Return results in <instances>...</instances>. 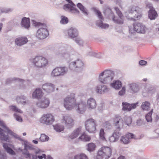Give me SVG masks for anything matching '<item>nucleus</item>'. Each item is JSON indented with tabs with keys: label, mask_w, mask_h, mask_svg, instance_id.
<instances>
[{
	"label": "nucleus",
	"mask_w": 159,
	"mask_h": 159,
	"mask_svg": "<svg viewBox=\"0 0 159 159\" xmlns=\"http://www.w3.org/2000/svg\"><path fill=\"white\" fill-rule=\"evenodd\" d=\"M80 135L77 139V141H82L83 142H87L91 139L90 137L85 133H82Z\"/></svg>",
	"instance_id": "35"
},
{
	"label": "nucleus",
	"mask_w": 159,
	"mask_h": 159,
	"mask_svg": "<svg viewBox=\"0 0 159 159\" xmlns=\"http://www.w3.org/2000/svg\"><path fill=\"white\" fill-rule=\"evenodd\" d=\"M33 148L32 145L27 144L25 143L24 144V149L27 150L28 149H31Z\"/></svg>",
	"instance_id": "54"
},
{
	"label": "nucleus",
	"mask_w": 159,
	"mask_h": 159,
	"mask_svg": "<svg viewBox=\"0 0 159 159\" xmlns=\"http://www.w3.org/2000/svg\"><path fill=\"white\" fill-rule=\"evenodd\" d=\"M32 24L34 26L36 27H38L39 28L41 27H42L43 25H45L44 24L41 23H40L36 22V21L32 20Z\"/></svg>",
	"instance_id": "52"
},
{
	"label": "nucleus",
	"mask_w": 159,
	"mask_h": 159,
	"mask_svg": "<svg viewBox=\"0 0 159 159\" xmlns=\"http://www.w3.org/2000/svg\"><path fill=\"white\" fill-rule=\"evenodd\" d=\"M76 111L79 114H83L85 112L86 109V103L84 101L76 102L74 107Z\"/></svg>",
	"instance_id": "17"
},
{
	"label": "nucleus",
	"mask_w": 159,
	"mask_h": 159,
	"mask_svg": "<svg viewBox=\"0 0 159 159\" xmlns=\"http://www.w3.org/2000/svg\"><path fill=\"white\" fill-rule=\"evenodd\" d=\"M147 63L146 61L143 60H141L139 61V64L141 66L145 65Z\"/></svg>",
	"instance_id": "58"
},
{
	"label": "nucleus",
	"mask_w": 159,
	"mask_h": 159,
	"mask_svg": "<svg viewBox=\"0 0 159 159\" xmlns=\"http://www.w3.org/2000/svg\"><path fill=\"white\" fill-rule=\"evenodd\" d=\"M69 3L65 4L63 7V9L66 11L72 13L78 14L79 12L78 10L75 7V5L70 0H66Z\"/></svg>",
	"instance_id": "16"
},
{
	"label": "nucleus",
	"mask_w": 159,
	"mask_h": 159,
	"mask_svg": "<svg viewBox=\"0 0 159 159\" xmlns=\"http://www.w3.org/2000/svg\"><path fill=\"white\" fill-rule=\"evenodd\" d=\"M50 103V101L48 98H43L36 102L35 103V105L37 107L39 108L45 109L49 106Z\"/></svg>",
	"instance_id": "19"
},
{
	"label": "nucleus",
	"mask_w": 159,
	"mask_h": 159,
	"mask_svg": "<svg viewBox=\"0 0 159 159\" xmlns=\"http://www.w3.org/2000/svg\"><path fill=\"white\" fill-rule=\"evenodd\" d=\"M0 10L2 13H7L12 12L13 9L11 8H2L0 9Z\"/></svg>",
	"instance_id": "46"
},
{
	"label": "nucleus",
	"mask_w": 159,
	"mask_h": 159,
	"mask_svg": "<svg viewBox=\"0 0 159 159\" xmlns=\"http://www.w3.org/2000/svg\"><path fill=\"white\" fill-rule=\"evenodd\" d=\"M44 93L40 88H37L32 93V98L33 99H39L43 97Z\"/></svg>",
	"instance_id": "29"
},
{
	"label": "nucleus",
	"mask_w": 159,
	"mask_h": 159,
	"mask_svg": "<svg viewBox=\"0 0 159 159\" xmlns=\"http://www.w3.org/2000/svg\"><path fill=\"white\" fill-rule=\"evenodd\" d=\"M22 27L26 29H28L30 27V21L29 18L24 17L22 19L21 23Z\"/></svg>",
	"instance_id": "37"
},
{
	"label": "nucleus",
	"mask_w": 159,
	"mask_h": 159,
	"mask_svg": "<svg viewBox=\"0 0 159 159\" xmlns=\"http://www.w3.org/2000/svg\"><path fill=\"white\" fill-rule=\"evenodd\" d=\"M49 138L47 135L44 134H41L39 139L42 142L47 141L49 140Z\"/></svg>",
	"instance_id": "48"
},
{
	"label": "nucleus",
	"mask_w": 159,
	"mask_h": 159,
	"mask_svg": "<svg viewBox=\"0 0 159 159\" xmlns=\"http://www.w3.org/2000/svg\"><path fill=\"white\" fill-rule=\"evenodd\" d=\"M75 42L79 45L83 46L84 44V42L82 39L80 38H77L75 40Z\"/></svg>",
	"instance_id": "53"
},
{
	"label": "nucleus",
	"mask_w": 159,
	"mask_h": 159,
	"mask_svg": "<svg viewBox=\"0 0 159 159\" xmlns=\"http://www.w3.org/2000/svg\"><path fill=\"white\" fill-rule=\"evenodd\" d=\"M76 102L75 94L73 93H71L67 95L64 98V107L67 110H71L74 108V105Z\"/></svg>",
	"instance_id": "6"
},
{
	"label": "nucleus",
	"mask_w": 159,
	"mask_h": 159,
	"mask_svg": "<svg viewBox=\"0 0 159 159\" xmlns=\"http://www.w3.org/2000/svg\"><path fill=\"white\" fill-rule=\"evenodd\" d=\"M115 72L110 70H106L99 74L98 81L102 84H107L110 83V87L116 90H119L122 87V82L118 80L111 81L114 79Z\"/></svg>",
	"instance_id": "1"
},
{
	"label": "nucleus",
	"mask_w": 159,
	"mask_h": 159,
	"mask_svg": "<svg viewBox=\"0 0 159 159\" xmlns=\"http://www.w3.org/2000/svg\"><path fill=\"white\" fill-rule=\"evenodd\" d=\"M125 94V93H124L121 90L118 93V94L119 95L122 96L124 95Z\"/></svg>",
	"instance_id": "62"
},
{
	"label": "nucleus",
	"mask_w": 159,
	"mask_h": 159,
	"mask_svg": "<svg viewBox=\"0 0 159 159\" xmlns=\"http://www.w3.org/2000/svg\"><path fill=\"white\" fill-rule=\"evenodd\" d=\"M86 147L87 150L90 152L94 151L96 148L95 144L92 143L87 144Z\"/></svg>",
	"instance_id": "40"
},
{
	"label": "nucleus",
	"mask_w": 159,
	"mask_h": 159,
	"mask_svg": "<svg viewBox=\"0 0 159 159\" xmlns=\"http://www.w3.org/2000/svg\"><path fill=\"white\" fill-rule=\"evenodd\" d=\"M146 7L147 8H148L150 9V10L152 9H154L152 7V4L151 3H148V2L146 3Z\"/></svg>",
	"instance_id": "57"
},
{
	"label": "nucleus",
	"mask_w": 159,
	"mask_h": 159,
	"mask_svg": "<svg viewBox=\"0 0 159 159\" xmlns=\"http://www.w3.org/2000/svg\"><path fill=\"white\" fill-rule=\"evenodd\" d=\"M28 42V38L25 36H18L14 40L15 44L19 47H21L26 44Z\"/></svg>",
	"instance_id": "22"
},
{
	"label": "nucleus",
	"mask_w": 159,
	"mask_h": 159,
	"mask_svg": "<svg viewBox=\"0 0 159 159\" xmlns=\"http://www.w3.org/2000/svg\"><path fill=\"white\" fill-rule=\"evenodd\" d=\"M69 22L68 18L64 16H61L60 23L62 25H66Z\"/></svg>",
	"instance_id": "43"
},
{
	"label": "nucleus",
	"mask_w": 159,
	"mask_h": 159,
	"mask_svg": "<svg viewBox=\"0 0 159 159\" xmlns=\"http://www.w3.org/2000/svg\"><path fill=\"white\" fill-rule=\"evenodd\" d=\"M94 91L97 94H104L109 92V88L106 85L99 84L95 86Z\"/></svg>",
	"instance_id": "20"
},
{
	"label": "nucleus",
	"mask_w": 159,
	"mask_h": 159,
	"mask_svg": "<svg viewBox=\"0 0 159 159\" xmlns=\"http://www.w3.org/2000/svg\"><path fill=\"white\" fill-rule=\"evenodd\" d=\"M14 116L16 120L19 122H22V119L20 115L17 113H16L14 114Z\"/></svg>",
	"instance_id": "51"
},
{
	"label": "nucleus",
	"mask_w": 159,
	"mask_h": 159,
	"mask_svg": "<svg viewBox=\"0 0 159 159\" xmlns=\"http://www.w3.org/2000/svg\"><path fill=\"white\" fill-rule=\"evenodd\" d=\"M153 112V109H152L145 116V118L148 122H151L152 121V115Z\"/></svg>",
	"instance_id": "47"
},
{
	"label": "nucleus",
	"mask_w": 159,
	"mask_h": 159,
	"mask_svg": "<svg viewBox=\"0 0 159 159\" xmlns=\"http://www.w3.org/2000/svg\"><path fill=\"white\" fill-rule=\"evenodd\" d=\"M37 158L39 159H42L43 158H45L46 157V155L44 154H42L41 155H37Z\"/></svg>",
	"instance_id": "59"
},
{
	"label": "nucleus",
	"mask_w": 159,
	"mask_h": 159,
	"mask_svg": "<svg viewBox=\"0 0 159 159\" xmlns=\"http://www.w3.org/2000/svg\"><path fill=\"white\" fill-rule=\"evenodd\" d=\"M95 11L96 14L100 20V21H97V25L103 29H107L109 27V25L107 24L103 23L102 22V20H103V18L101 12L98 10H96Z\"/></svg>",
	"instance_id": "21"
},
{
	"label": "nucleus",
	"mask_w": 159,
	"mask_h": 159,
	"mask_svg": "<svg viewBox=\"0 0 159 159\" xmlns=\"http://www.w3.org/2000/svg\"><path fill=\"white\" fill-rule=\"evenodd\" d=\"M134 138V135L131 133L128 134L121 137L120 141L123 143L127 144L128 143L131 139Z\"/></svg>",
	"instance_id": "32"
},
{
	"label": "nucleus",
	"mask_w": 159,
	"mask_h": 159,
	"mask_svg": "<svg viewBox=\"0 0 159 159\" xmlns=\"http://www.w3.org/2000/svg\"><path fill=\"white\" fill-rule=\"evenodd\" d=\"M11 138L20 139L17 134L11 130L3 121L0 120V139L2 141L9 142Z\"/></svg>",
	"instance_id": "2"
},
{
	"label": "nucleus",
	"mask_w": 159,
	"mask_h": 159,
	"mask_svg": "<svg viewBox=\"0 0 159 159\" xmlns=\"http://www.w3.org/2000/svg\"><path fill=\"white\" fill-rule=\"evenodd\" d=\"M117 159H126V158L124 156H123L122 155H120V156L119 157H118Z\"/></svg>",
	"instance_id": "63"
},
{
	"label": "nucleus",
	"mask_w": 159,
	"mask_h": 159,
	"mask_svg": "<svg viewBox=\"0 0 159 159\" xmlns=\"http://www.w3.org/2000/svg\"><path fill=\"white\" fill-rule=\"evenodd\" d=\"M61 123L64 125L66 128L70 129L74 126L75 125V120L70 116L65 115L62 117Z\"/></svg>",
	"instance_id": "12"
},
{
	"label": "nucleus",
	"mask_w": 159,
	"mask_h": 159,
	"mask_svg": "<svg viewBox=\"0 0 159 159\" xmlns=\"http://www.w3.org/2000/svg\"><path fill=\"white\" fill-rule=\"evenodd\" d=\"M39 121L43 125L49 126L52 125L55 121V119L52 114L47 113L43 114L39 118Z\"/></svg>",
	"instance_id": "9"
},
{
	"label": "nucleus",
	"mask_w": 159,
	"mask_h": 159,
	"mask_svg": "<svg viewBox=\"0 0 159 159\" xmlns=\"http://www.w3.org/2000/svg\"><path fill=\"white\" fill-rule=\"evenodd\" d=\"M112 149L107 146L102 147L98 150L97 159H108L111 156Z\"/></svg>",
	"instance_id": "4"
},
{
	"label": "nucleus",
	"mask_w": 159,
	"mask_h": 159,
	"mask_svg": "<svg viewBox=\"0 0 159 159\" xmlns=\"http://www.w3.org/2000/svg\"><path fill=\"white\" fill-rule=\"evenodd\" d=\"M67 34L69 38H74L77 36L78 31L76 28L71 27L67 30Z\"/></svg>",
	"instance_id": "30"
},
{
	"label": "nucleus",
	"mask_w": 159,
	"mask_h": 159,
	"mask_svg": "<svg viewBox=\"0 0 159 159\" xmlns=\"http://www.w3.org/2000/svg\"><path fill=\"white\" fill-rule=\"evenodd\" d=\"M141 108L143 111H149L151 109L150 102L148 101H145L142 102L141 105Z\"/></svg>",
	"instance_id": "36"
},
{
	"label": "nucleus",
	"mask_w": 159,
	"mask_h": 159,
	"mask_svg": "<svg viewBox=\"0 0 159 159\" xmlns=\"http://www.w3.org/2000/svg\"><path fill=\"white\" fill-rule=\"evenodd\" d=\"M43 151L42 150H41L39 149H38L36 150L35 151V153L37 155H42V154H43Z\"/></svg>",
	"instance_id": "56"
},
{
	"label": "nucleus",
	"mask_w": 159,
	"mask_h": 159,
	"mask_svg": "<svg viewBox=\"0 0 159 159\" xmlns=\"http://www.w3.org/2000/svg\"><path fill=\"white\" fill-rule=\"evenodd\" d=\"M68 68L65 66L56 68L52 70L51 75L52 77L62 76L66 74Z\"/></svg>",
	"instance_id": "14"
},
{
	"label": "nucleus",
	"mask_w": 159,
	"mask_h": 159,
	"mask_svg": "<svg viewBox=\"0 0 159 159\" xmlns=\"http://www.w3.org/2000/svg\"><path fill=\"white\" fill-rule=\"evenodd\" d=\"M114 9L116 11V13L118 15V17L116 16L110 10L108 9V11L110 12L108 16L109 19L110 20H112L116 24L120 25L124 23V19L122 13L117 7H115Z\"/></svg>",
	"instance_id": "7"
},
{
	"label": "nucleus",
	"mask_w": 159,
	"mask_h": 159,
	"mask_svg": "<svg viewBox=\"0 0 159 159\" xmlns=\"http://www.w3.org/2000/svg\"><path fill=\"white\" fill-rule=\"evenodd\" d=\"M105 132L103 129H100L99 132V136L100 139L102 140H105L106 139L105 137Z\"/></svg>",
	"instance_id": "50"
},
{
	"label": "nucleus",
	"mask_w": 159,
	"mask_h": 159,
	"mask_svg": "<svg viewBox=\"0 0 159 159\" xmlns=\"http://www.w3.org/2000/svg\"><path fill=\"white\" fill-rule=\"evenodd\" d=\"M125 15L129 20H138L142 16V10L139 7L134 6L131 8L128 13H126Z\"/></svg>",
	"instance_id": "3"
},
{
	"label": "nucleus",
	"mask_w": 159,
	"mask_h": 159,
	"mask_svg": "<svg viewBox=\"0 0 159 159\" xmlns=\"http://www.w3.org/2000/svg\"><path fill=\"white\" fill-rule=\"evenodd\" d=\"M148 17L151 20L155 19L157 16V12L154 9H152L149 10L148 14Z\"/></svg>",
	"instance_id": "38"
},
{
	"label": "nucleus",
	"mask_w": 159,
	"mask_h": 159,
	"mask_svg": "<svg viewBox=\"0 0 159 159\" xmlns=\"http://www.w3.org/2000/svg\"><path fill=\"white\" fill-rule=\"evenodd\" d=\"M82 132L81 127H79L74 129L69 135L68 139L71 141H74L75 143L78 142L77 139L78 137L81 134Z\"/></svg>",
	"instance_id": "15"
},
{
	"label": "nucleus",
	"mask_w": 159,
	"mask_h": 159,
	"mask_svg": "<svg viewBox=\"0 0 159 159\" xmlns=\"http://www.w3.org/2000/svg\"><path fill=\"white\" fill-rule=\"evenodd\" d=\"M36 67L41 68L47 66L48 64V60L44 57L41 56H37L30 59Z\"/></svg>",
	"instance_id": "8"
},
{
	"label": "nucleus",
	"mask_w": 159,
	"mask_h": 159,
	"mask_svg": "<svg viewBox=\"0 0 159 159\" xmlns=\"http://www.w3.org/2000/svg\"><path fill=\"white\" fill-rule=\"evenodd\" d=\"M74 159H88L87 155L84 153L78 154L74 157Z\"/></svg>",
	"instance_id": "42"
},
{
	"label": "nucleus",
	"mask_w": 159,
	"mask_h": 159,
	"mask_svg": "<svg viewBox=\"0 0 159 159\" xmlns=\"http://www.w3.org/2000/svg\"><path fill=\"white\" fill-rule=\"evenodd\" d=\"M154 135H155V137L157 138L159 136V129H156L154 132Z\"/></svg>",
	"instance_id": "60"
},
{
	"label": "nucleus",
	"mask_w": 159,
	"mask_h": 159,
	"mask_svg": "<svg viewBox=\"0 0 159 159\" xmlns=\"http://www.w3.org/2000/svg\"><path fill=\"white\" fill-rule=\"evenodd\" d=\"M7 83H10L11 81H16L18 82H20L22 83H23L24 81V80L22 79H20L18 78H13L9 79H8L7 80Z\"/></svg>",
	"instance_id": "45"
},
{
	"label": "nucleus",
	"mask_w": 159,
	"mask_h": 159,
	"mask_svg": "<svg viewBox=\"0 0 159 159\" xmlns=\"http://www.w3.org/2000/svg\"><path fill=\"white\" fill-rule=\"evenodd\" d=\"M138 102L131 104L126 102H123L122 103V105L123 106L122 110L124 111H129L132 109L135 108L138 105Z\"/></svg>",
	"instance_id": "25"
},
{
	"label": "nucleus",
	"mask_w": 159,
	"mask_h": 159,
	"mask_svg": "<svg viewBox=\"0 0 159 159\" xmlns=\"http://www.w3.org/2000/svg\"><path fill=\"white\" fill-rule=\"evenodd\" d=\"M131 92L133 93H138L140 89L139 85L135 83H131L128 84Z\"/></svg>",
	"instance_id": "28"
},
{
	"label": "nucleus",
	"mask_w": 159,
	"mask_h": 159,
	"mask_svg": "<svg viewBox=\"0 0 159 159\" xmlns=\"http://www.w3.org/2000/svg\"><path fill=\"white\" fill-rule=\"evenodd\" d=\"M133 27L134 31L140 34H145L147 30L145 25L141 23H135L133 24Z\"/></svg>",
	"instance_id": "18"
},
{
	"label": "nucleus",
	"mask_w": 159,
	"mask_h": 159,
	"mask_svg": "<svg viewBox=\"0 0 159 159\" xmlns=\"http://www.w3.org/2000/svg\"><path fill=\"white\" fill-rule=\"evenodd\" d=\"M16 101L18 103L23 105L26 104L28 102L27 98L24 95L16 97Z\"/></svg>",
	"instance_id": "34"
},
{
	"label": "nucleus",
	"mask_w": 159,
	"mask_h": 159,
	"mask_svg": "<svg viewBox=\"0 0 159 159\" xmlns=\"http://www.w3.org/2000/svg\"><path fill=\"white\" fill-rule=\"evenodd\" d=\"M121 135L119 131L115 130L109 138V140L111 142H115L118 140Z\"/></svg>",
	"instance_id": "31"
},
{
	"label": "nucleus",
	"mask_w": 159,
	"mask_h": 159,
	"mask_svg": "<svg viewBox=\"0 0 159 159\" xmlns=\"http://www.w3.org/2000/svg\"><path fill=\"white\" fill-rule=\"evenodd\" d=\"M122 88L121 89V90L124 93H125L126 92V87L125 85L123 86L122 87Z\"/></svg>",
	"instance_id": "61"
},
{
	"label": "nucleus",
	"mask_w": 159,
	"mask_h": 159,
	"mask_svg": "<svg viewBox=\"0 0 159 159\" xmlns=\"http://www.w3.org/2000/svg\"><path fill=\"white\" fill-rule=\"evenodd\" d=\"M43 89L46 93H50L53 92L55 88V85L51 83H47L43 84Z\"/></svg>",
	"instance_id": "24"
},
{
	"label": "nucleus",
	"mask_w": 159,
	"mask_h": 159,
	"mask_svg": "<svg viewBox=\"0 0 159 159\" xmlns=\"http://www.w3.org/2000/svg\"><path fill=\"white\" fill-rule=\"evenodd\" d=\"M84 124L86 130L89 133H94L96 132L97 124L95 120L93 118L88 119L85 121Z\"/></svg>",
	"instance_id": "10"
},
{
	"label": "nucleus",
	"mask_w": 159,
	"mask_h": 159,
	"mask_svg": "<svg viewBox=\"0 0 159 159\" xmlns=\"http://www.w3.org/2000/svg\"><path fill=\"white\" fill-rule=\"evenodd\" d=\"M58 55L68 59L75 53V51L71 47L66 44L62 45L59 49Z\"/></svg>",
	"instance_id": "5"
},
{
	"label": "nucleus",
	"mask_w": 159,
	"mask_h": 159,
	"mask_svg": "<svg viewBox=\"0 0 159 159\" xmlns=\"http://www.w3.org/2000/svg\"><path fill=\"white\" fill-rule=\"evenodd\" d=\"M155 91V89L152 87H146L143 91L142 94L143 96L146 97L151 95Z\"/></svg>",
	"instance_id": "33"
},
{
	"label": "nucleus",
	"mask_w": 159,
	"mask_h": 159,
	"mask_svg": "<svg viewBox=\"0 0 159 159\" xmlns=\"http://www.w3.org/2000/svg\"><path fill=\"white\" fill-rule=\"evenodd\" d=\"M9 108L11 111L20 113H22V111L15 106H10L9 107Z\"/></svg>",
	"instance_id": "41"
},
{
	"label": "nucleus",
	"mask_w": 159,
	"mask_h": 159,
	"mask_svg": "<svg viewBox=\"0 0 159 159\" xmlns=\"http://www.w3.org/2000/svg\"><path fill=\"white\" fill-rule=\"evenodd\" d=\"M125 122L126 125H129L132 122V119L130 116H125L124 118Z\"/></svg>",
	"instance_id": "49"
},
{
	"label": "nucleus",
	"mask_w": 159,
	"mask_h": 159,
	"mask_svg": "<svg viewBox=\"0 0 159 159\" xmlns=\"http://www.w3.org/2000/svg\"><path fill=\"white\" fill-rule=\"evenodd\" d=\"M86 107L90 110H92L96 108L97 107L96 102L95 100L92 98H90L87 100Z\"/></svg>",
	"instance_id": "26"
},
{
	"label": "nucleus",
	"mask_w": 159,
	"mask_h": 159,
	"mask_svg": "<svg viewBox=\"0 0 159 159\" xmlns=\"http://www.w3.org/2000/svg\"><path fill=\"white\" fill-rule=\"evenodd\" d=\"M78 7L82 12L83 13L87 15L88 13L86 9L80 3H78L77 4Z\"/></svg>",
	"instance_id": "44"
},
{
	"label": "nucleus",
	"mask_w": 159,
	"mask_h": 159,
	"mask_svg": "<svg viewBox=\"0 0 159 159\" xmlns=\"http://www.w3.org/2000/svg\"><path fill=\"white\" fill-rule=\"evenodd\" d=\"M37 30L36 34V36L38 39H45L48 35V31L47 26L43 25Z\"/></svg>",
	"instance_id": "13"
},
{
	"label": "nucleus",
	"mask_w": 159,
	"mask_h": 159,
	"mask_svg": "<svg viewBox=\"0 0 159 159\" xmlns=\"http://www.w3.org/2000/svg\"><path fill=\"white\" fill-rule=\"evenodd\" d=\"M62 124L58 123L53 125L54 129L57 132H60L63 131L64 129V125H62Z\"/></svg>",
	"instance_id": "39"
},
{
	"label": "nucleus",
	"mask_w": 159,
	"mask_h": 159,
	"mask_svg": "<svg viewBox=\"0 0 159 159\" xmlns=\"http://www.w3.org/2000/svg\"><path fill=\"white\" fill-rule=\"evenodd\" d=\"M142 121L141 120H138L137 121V124L139 125H140L142 123Z\"/></svg>",
	"instance_id": "64"
},
{
	"label": "nucleus",
	"mask_w": 159,
	"mask_h": 159,
	"mask_svg": "<svg viewBox=\"0 0 159 159\" xmlns=\"http://www.w3.org/2000/svg\"><path fill=\"white\" fill-rule=\"evenodd\" d=\"M2 146L5 151L8 153L12 155H15V153L12 150V148L14 150V146L8 143H2Z\"/></svg>",
	"instance_id": "27"
},
{
	"label": "nucleus",
	"mask_w": 159,
	"mask_h": 159,
	"mask_svg": "<svg viewBox=\"0 0 159 159\" xmlns=\"http://www.w3.org/2000/svg\"><path fill=\"white\" fill-rule=\"evenodd\" d=\"M84 65V63L82 60L78 59L70 63L69 68L73 71H81L83 69Z\"/></svg>",
	"instance_id": "11"
},
{
	"label": "nucleus",
	"mask_w": 159,
	"mask_h": 159,
	"mask_svg": "<svg viewBox=\"0 0 159 159\" xmlns=\"http://www.w3.org/2000/svg\"><path fill=\"white\" fill-rule=\"evenodd\" d=\"M113 124L116 127V130L119 131L123 127V120L120 116H116L113 119Z\"/></svg>",
	"instance_id": "23"
},
{
	"label": "nucleus",
	"mask_w": 159,
	"mask_h": 159,
	"mask_svg": "<svg viewBox=\"0 0 159 159\" xmlns=\"http://www.w3.org/2000/svg\"><path fill=\"white\" fill-rule=\"evenodd\" d=\"M23 153L25 155V156L26 158H28L29 159H31V154L29 153L28 152H23Z\"/></svg>",
	"instance_id": "55"
}]
</instances>
